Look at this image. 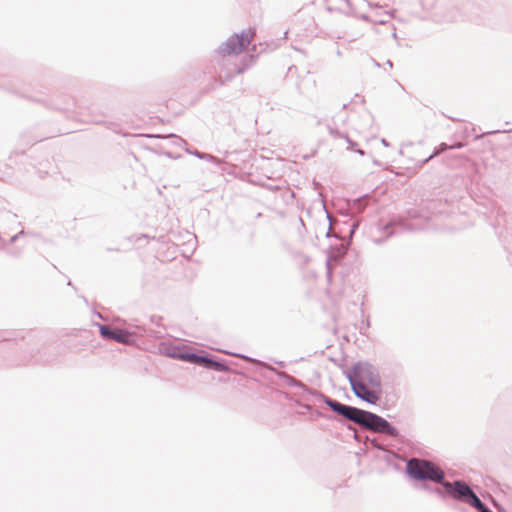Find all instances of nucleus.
I'll use <instances>...</instances> for the list:
<instances>
[{"instance_id":"nucleus-1","label":"nucleus","mask_w":512,"mask_h":512,"mask_svg":"<svg viewBox=\"0 0 512 512\" xmlns=\"http://www.w3.org/2000/svg\"><path fill=\"white\" fill-rule=\"evenodd\" d=\"M346 377L357 398L372 405L379 401L382 380L376 366L367 361H358L346 372Z\"/></svg>"},{"instance_id":"nucleus-2","label":"nucleus","mask_w":512,"mask_h":512,"mask_svg":"<svg viewBox=\"0 0 512 512\" xmlns=\"http://www.w3.org/2000/svg\"><path fill=\"white\" fill-rule=\"evenodd\" d=\"M407 474L414 480L430 481L442 486L445 480L444 471L431 461L411 459L406 464Z\"/></svg>"},{"instance_id":"nucleus-3","label":"nucleus","mask_w":512,"mask_h":512,"mask_svg":"<svg viewBox=\"0 0 512 512\" xmlns=\"http://www.w3.org/2000/svg\"><path fill=\"white\" fill-rule=\"evenodd\" d=\"M433 492L441 498L448 495L456 501L469 504L471 507L478 498L477 494L463 480L445 481L442 483V488L436 487L433 489Z\"/></svg>"},{"instance_id":"nucleus-4","label":"nucleus","mask_w":512,"mask_h":512,"mask_svg":"<svg viewBox=\"0 0 512 512\" xmlns=\"http://www.w3.org/2000/svg\"><path fill=\"white\" fill-rule=\"evenodd\" d=\"M98 328L99 333L103 339L113 340L125 345L134 344L137 341L138 336L145 331L141 326H135L133 330H130L98 324Z\"/></svg>"},{"instance_id":"nucleus-5","label":"nucleus","mask_w":512,"mask_h":512,"mask_svg":"<svg viewBox=\"0 0 512 512\" xmlns=\"http://www.w3.org/2000/svg\"><path fill=\"white\" fill-rule=\"evenodd\" d=\"M361 427L374 433L384 434L393 438H399L398 429L382 416L370 411H365Z\"/></svg>"},{"instance_id":"nucleus-6","label":"nucleus","mask_w":512,"mask_h":512,"mask_svg":"<svg viewBox=\"0 0 512 512\" xmlns=\"http://www.w3.org/2000/svg\"><path fill=\"white\" fill-rule=\"evenodd\" d=\"M321 400L337 415L349 420L355 424L361 426L364 414L366 410L341 403L335 399H332L322 393H319Z\"/></svg>"},{"instance_id":"nucleus-7","label":"nucleus","mask_w":512,"mask_h":512,"mask_svg":"<svg viewBox=\"0 0 512 512\" xmlns=\"http://www.w3.org/2000/svg\"><path fill=\"white\" fill-rule=\"evenodd\" d=\"M252 36L245 32L235 33L219 46L217 53L221 56L238 55L249 46Z\"/></svg>"},{"instance_id":"nucleus-8","label":"nucleus","mask_w":512,"mask_h":512,"mask_svg":"<svg viewBox=\"0 0 512 512\" xmlns=\"http://www.w3.org/2000/svg\"><path fill=\"white\" fill-rule=\"evenodd\" d=\"M220 352L224 353V354H227V355H232V356H235V357H238L240 359H243L249 363H253V364H257V365H260L262 367H264L265 369L271 371L272 373L276 374V376L282 380L285 381V383L291 387H303L304 385L301 383V381L297 380L296 378L290 376L289 374L285 373V372H279L276 370V368H274L273 366L261 361V360H258L256 358H252L250 356H247V355H244V354H241V353H233V352H230V351H227V350H219Z\"/></svg>"},{"instance_id":"nucleus-9","label":"nucleus","mask_w":512,"mask_h":512,"mask_svg":"<svg viewBox=\"0 0 512 512\" xmlns=\"http://www.w3.org/2000/svg\"><path fill=\"white\" fill-rule=\"evenodd\" d=\"M328 131L332 137L340 141V145L345 146L346 150L355 151L361 156L365 155L364 150L356 148L358 146L357 142L347 132L341 131L332 125H328Z\"/></svg>"},{"instance_id":"nucleus-10","label":"nucleus","mask_w":512,"mask_h":512,"mask_svg":"<svg viewBox=\"0 0 512 512\" xmlns=\"http://www.w3.org/2000/svg\"><path fill=\"white\" fill-rule=\"evenodd\" d=\"M170 358L186 361L197 365L199 360L198 353L194 352H182V353H168Z\"/></svg>"},{"instance_id":"nucleus-11","label":"nucleus","mask_w":512,"mask_h":512,"mask_svg":"<svg viewBox=\"0 0 512 512\" xmlns=\"http://www.w3.org/2000/svg\"><path fill=\"white\" fill-rule=\"evenodd\" d=\"M461 147H462V145H461V144H459V143H458V144H456V145H453V146H448L446 143H441V144L439 145V147H438V148H436V149L434 150V152H433L429 157L425 158V159L422 161V163H423V164H424V163H427V162H428V161H430L432 158L436 157L437 155H439L440 153H442V152H444V151H447V150H449V149H455V148L459 149V148H461Z\"/></svg>"},{"instance_id":"nucleus-12","label":"nucleus","mask_w":512,"mask_h":512,"mask_svg":"<svg viewBox=\"0 0 512 512\" xmlns=\"http://www.w3.org/2000/svg\"><path fill=\"white\" fill-rule=\"evenodd\" d=\"M188 153L196 156L199 159L206 160L208 162H212V163H216V164L220 163V160L218 158H216L215 156L208 154V153L200 152L198 150L188 151Z\"/></svg>"},{"instance_id":"nucleus-13","label":"nucleus","mask_w":512,"mask_h":512,"mask_svg":"<svg viewBox=\"0 0 512 512\" xmlns=\"http://www.w3.org/2000/svg\"><path fill=\"white\" fill-rule=\"evenodd\" d=\"M210 369L217 372H226L229 370V366L223 360L213 358Z\"/></svg>"},{"instance_id":"nucleus-14","label":"nucleus","mask_w":512,"mask_h":512,"mask_svg":"<svg viewBox=\"0 0 512 512\" xmlns=\"http://www.w3.org/2000/svg\"><path fill=\"white\" fill-rule=\"evenodd\" d=\"M213 357L209 354L199 355L198 366L210 369Z\"/></svg>"},{"instance_id":"nucleus-15","label":"nucleus","mask_w":512,"mask_h":512,"mask_svg":"<svg viewBox=\"0 0 512 512\" xmlns=\"http://www.w3.org/2000/svg\"><path fill=\"white\" fill-rule=\"evenodd\" d=\"M391 17L392 15L389 12H384L371 21L378 24H386L390 21Z\"/></svg>"},{"instance_id":"nucleus-16","label":"nucleus","mask_w":512,"mask_h":512,"mask_svg":"<svg viewBox=\"0 0 512 512\" xmlns=\"http://www.w3.org/2000/svg\"><path fill=\"white\" fill-rule=\"evenodd\" d=\"M478 512H493L490 508H488L478 497L472 505Z\"/></svg>"},{"instance_id":"nucleus-17","label":"nucleus","mask_w":512,"mask_h":512,"mask_svg":"<svg viewBox=\"0 0 512 512\" xmlns=\"http://www.w3.org/2000/svg\"><path fill=\"white\" fill-rule=\"evenodd\" d=\"M478 512H493L490 508H488L478 497L472 505Z\"/></svg>"},{"instance_id":"nucleus-18","label":"nucleus","mask_w":512,"mask_h":512,"mask_svg":"<svg viewBox=\"0 0 512 512\" xmlns=\"http://www.w3.org/2000/svg\"><path fill=\"white\" fill-rule=\"evenodd\" d=\"M161 351L163 352L164 355H166L168 357H169L168 353H182L181 351H178V349L176 347H173V346H164L161 348Z\"/></svg>"},{"instance_id":"nucleus-19","label":"nucleus","mask_w":512,"mask_h":512,"mask_svg":"<svg viewBox=\"0 0 512 512\" xmlns=\"http://www.w3.org/2000/svg\"><path fill=\"white\" fill-rule=\"evenodd\" d=\"M370 442H371L372 447H374L378 450H381V451H386L384 446L382 444H380L375 438L371 439Z\"/></svg>"},{"instance_id":"nucleus-20","label":"nucleus","mask_w":512,"mask_h":512,"mask_svg":"<svg viewBox=\"0 0 512 512\" xmlns=\"http://www.w3.org/2000/svg\"><path fill=\"white\" fill-rule=\"evenodd\" d=\"M363 202H364V200H362V199H357V200L355 201V206H357V209H358V211H359V212H360V211H362V210L364 209V204H363Z\"/></svg>"},{"instance_id":"nucleus-21","label":"nucleus","mask_w":512,"mask_h":512,"mask_svg":"<svg viewBox=\"0 0 512 512\" xmlns=\"http://www.w3.org/2000/svg\"><path fill=\"white\" fill-rule=\"evenodd\" d=\"M24 233L25 232L22 230L19 233H17L14 236H12L11 239H10V243L11 244L15 243L19 239L20 236L24 235Z\"/></svg>"},{"instance_id":"nucleus-22","label":"nucleus","mask_w":512,"mask_h":512,"mask_svg":"<svg viewBox=\"0 0 512 512\" xmlns=\"http://www.w3.org/2000/svg\"><path fill=\"white\" fill-rule=\"evenodd\" d=\"M326 265H327V270H328V271H327V276H328V277H330V276H331V268H330V262H329V260L327 261Z\"/></svg>"},{"instance_id":"nucleus-23","label":"nucleus","mask_w":512,"mask_h":512,"mask_svg":"<svg viewBox=\"0 0 512 512\" xmlns=\"http://www.w3.org/2000/svg\"><path fill=\"white\" fill-rule=\"evenodd\" d=\"M359 17H360L362 20H365V21H369V20H370L369 16H368V15H366V14H362V15H360Z\"/></svg>"},{"instance_id":"nucleus-24","label":"nucleus","mask_w":512,"mask_h":512,"mask_svg":"<svg viewBox=\"0 0 512 512\" xmlns=\"http://www.w3.org/2000/svg\"><path fill=\"white\" fill-rule=\"evenodd\" d=\"M381 143H382V145H384L385 147H388V146H389V143H388V141H387L385 138H382V139H381Z\"/></svg>"},{"instance_id":"nucleus-25","label":"nucleus","mask_w":512,"mask_h":512,"mask_svg":"<svg viewBox=\"0 0 512 512\" xmlns=\"http://www.w3.org/2000/svg\"><path fill=\"white\" fill-rule=\"evenodd\" d=\"M275 363L281 368L285 367V362L283 361H275Z\"/></svg>"},{"instance_id":"nucleus-26","label":"nucleus","mask_w":512,"mask_h":512,"mask_svg":"<svg viewBox=\"0 0 512 512\" xmlns=\"http://www.w3.org/2000/svg\"><path fill=\"white\" fill-rule=\"evenodd\" d=\"M364 118H365V120L367 121L368 124L371 122V116L369 114H365Z\"/></svg>"},{"instance_id":"nucleus-27","label":"nucleus","mask_w":512,"mask_h":512,"mask_svg":"<svg viewBox=\"0 0 512 512\" xmlns=\"http://www.w3.org/2000/svg\"><path fill=\"white\" fill-rule=\"evenodd\" d=\"M386 64H387L390 68H391V67H393V63H392V61H390V60H388V61L386 62Z\"/></svg>"},{"instance_id":"nucleus-28","label":"nucleus","mask_w":512,"mask_h":512,"mask_svg":"<svg viewBox=\"0 0 512 512\" xmlns=\"http://www.w3.org/2000/svg\"><path fill=\"white\" fill-rule=\"evenodd\" d=\"M499 130L493 131V133H499ZM488 134H492V132H488Z\"/></svg>"},{"instance_id":"nucleus-29","label":"nucleus","mask_w":512,"mask_h":512,"mask_svg":"<svg viewBox=\"0 0 512 512\" xmlns=\"http://www.w3.org/2000/svg\"><path fill=\"white\" fill-rule=\"evenodd\" d=\"M330 236H331V231H330V230H328V232H327V237H330Z\"/></svg>"},{"instance_id":"nucleus-30","label":"nucleus","mask_w":512,"mask_h":512,"mask_svg":"<svg viewBox=\"0 0 512 512\" xmlns=\"http://www.w3.org/2000/svg\"><path fill=\"white\" fill-rule=\"evenodd\" d=\"M345 252H346V248L343 247V251L341 252V254L343 255Z\"/></svg>"},{"instance_id":"nucleus-31","label":"nucleus","mask_w":512,"mask_h":512,"mask_svg":"<svg viewBox=\"0 0 512 512\" xmlns=\"http://www.w3.org/2000/svg\"><path fill=\"white\" fill-rule=\"evenodd\" d=\"M67 285H68V286H72V282H71V281H68V282H67Z\"/></svg>"},{"instance_id":"nucleus-32","label":"nucleus","mask_w":512,"mask_h":512,"mask_svg":"<svg viewBox=\"0 0 512 512\" xmlns=\"http://www.w3.org/2000/svg\"><path fill=\"white\" fill-rule=\"evenodd\" d=\"M81 298L83 299V301H84L85 303H87V300H86V298H85V297H83V296H82Z\"/></svg>"}]
</instances>
